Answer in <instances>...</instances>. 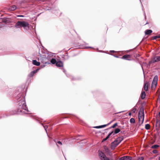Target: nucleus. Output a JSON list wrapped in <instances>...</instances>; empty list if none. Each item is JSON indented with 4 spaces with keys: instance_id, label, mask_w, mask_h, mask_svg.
I'll list each match as a JSON object with an SVG mask.
<instances>
[{
    "instance_id": "39",
    "label": "nucleus",
    "mask_w": 160,
    "mask_h": 160,
    "mask_svg": "<svg viewBox=\"0 0 160 160\" xmlns=\"http://www.w3.org/2000/svg\"><path fill=\"white\" fill-rule=\"evenodd\" d=\"M124 111H122V112H118L117 113H120L121 112H124Z\"/></svg>"
},
{
    "instance_id": "29",
    "label": "nucleus",
    "mask_w": 160,
    "mask_h": 160,
    "mask_svg": "<svg viewBox=\"0 0 160 160\" xmlns=\"http://www.w3.org/2000/svg\"><path fill=\"white\" fill-rule=\"evenodd\" d=\"M108 139L106 137V138H104L102 140V142H103L105 141H106V140H107Z\"/></svg>"
},
{
    "instance_id": "24",
    "label": "nucleus",
    "mask_w": 160,
    "mask_h": 160,
    "mask_svg": "<svg viewBox=\"0 0 160 160\" xmlns=\"http://www.w3.org/2000/svg\"><path fill=\"white\" fill-rule=\"evenodd\" d=\"M110 123H108L107 124H105V125H101V128H103L106 127V126H107L108 125H109L110 124Z\"/></svg>"
},
{
    "instance_id": "25",
    "label": "nucleus",
    "mask_w": 160,
    "mask_h": 160,
    "mask_svg": "<svg viewBox=\"0 0 160 160\" xmlns=\"http://www.w3.org/2000/svg\"><path fill=\"white\" fill-rule=\"evenodd\" d=\"M153 39H156L158 38H160V35H158V36H154V37H153Z\"/></svg>"
},
{
    "instance_id": "44",
    "label": "nucleus",
    "mask_w": 160,
    "mask_h": 160,
    "mask_svg": "<svg viewBox=\"0 0 160 160\" xmlns=\"http://www.w3.org/2000/svg\"><path fill=\"white\" fill-rule=\"evenodd\" d=\"M159 160H160V157L159 158Z\"/></svg>"
},
{
    "instance_id": "7",
    "label": "nucleus",
    "mask_w": 160,
    "mask_h": 160,
    "mask_svg": "<svg viewBox=\"0 0 160 160\" xmlns=\"http://www.w3.org/2000/svg\"><path fill=\"white\" fill-rule=\"evenodd\" d=\"M131 56L129 55H123L122 57L121 58L122 59L128 60H130Z\"/></svg>"
},
{
    "instance_id": "38",
    "label": "nucleus",
    "mask_w": 160,
    "mask_h": 160,
    "mask_svg": "<svg viewBox=\"0 0 160 160\" xmlns=\"http://www.w3.org/2000/svg\"><path fill=\"white\" fill-rule=\"evenodd\" d=\"M128 115H129V116H131V112H130L129 114H128Z\"/></svg>"
},
{
    "instance_id": "36",
    "label": "nucleus",
    "mask_w": 160,
    "mask_h": 160,
    "mask_svg": "<svg viewBox=\"0 0 160 160\" xmlns=\"http://www.w3.org/2000/svg\"><path fill=\"white\" fill-rule=\"evenodd\" d=\"M111 52H115V51H113V50H112V51H110Z\"/></svg>"
},
{
    "instance_id": "47",
    "label": "nucleus",
    "mask_w": 160,
    "mask_h": 160,
    "mask_svg": "<svg viewBox=\"0 0 160 160\" xmlns=\"http://www.w3.org/2000/svg\"><path fill=\"white\" fill-rule=\"evenodd\" d=\"M140 2H141V1L140 0Z\"/></svg>"
},
{
    "instance_id": "46",
    "label": "nucleus",
    "mask_w": 160,
    "mask_h": 160,
    "mask_svg": "<svg viewBox=\"0 0 160 160\" xmlns=\"http://www.w3.org/2000/svg\"><path fill=\"white\" fill-rule=\"evenodd\" d=\"M111 128V127L109 128ZM108 129H109V128H108Z\"/></svg>"
},
{
    "instance_id": "20",
    "label": "nucleus",
    "mask_w": 160,
    "mask_h": 160,
    "mask_svg": "<svg viewBox=\"0 0 160 160\" xmlns=\"http://www.w3.org/2000/svg\"><path fill=\"white\" fill-rule=\"evenodd\" d=\"M150 125L149 124H146L145 126V128L147 130H148L150 128Z\"/></svg>"
},
{
    "instance_id": "5",
    "label": "nucleus",
    "mask_w": 160,
    "mask_h": 160,
    "mask_svg": "<svg viewBox=\"0 0 160 160\" xmlns=\"http://www.w3.org/2000/svg\"><path fill=\"white\" fill-rule=\"evenodd\" d=\"M158 81V77L157 75H155L152 81V88H155L157 84Z\"/></svg>"
},
{
    "instance_id": "9",
    "label": "nucleus",
    "mask_w": 160,
    "mask_h": 160,
    "mask_svg": "<svg viewBox=\"0 0 160 160\" xmlns=\"http://www.w3.org/2000/svg\"><path fill=\"white\" fill-rule=\"evenodd\" d=\"M132 158L128 156H124L121 157L120 160H131Z\"/></svg>"
},
{
    "instance_id": "43",
    "label": "nucleus",
    "mask_w": 160,
    "mask_h": 160,
    "mask_svg": "<svg viewBox=\"0 0 160 160\" xmlns=\"http://www.w3.org/2000/svg\"><path fill=\"white\" fill-rule=\"evenodd\" d=\"M83 142H82V141H81V142H80V143H83Z\"/></svg>"
},
{
    "instance_id": "4",
    "label": "nucleus",
    "mask_w": 160,
    "mask_h": 160,
    "mask_svg": "<svg viewBox=\"0 0 160 160\" xmlns=\"http://www.w3.org/2000/svg\"><path fill=\"white\" fill-rule=\"evenodd\" d=\"M138 119L139 122L141 121V124H142L144 119V112L143 109L140 108L138 112Z\"/></svg>"
},
{
    "instance_id": "28",
    "label": "nucleus",
    "mask_w": 160,
    "mask_h": 160,
    "mask_svg": "<svg viewBox=\"0 0 160 160\" xmlns=\"http://www.w3.org/2000/svg\"><path fill=\"white\" fill-rule=\"evenodd\" d=\"M144 158L143 157H140L138 158V160H143Z\"/></svg>"
},
{
    "instance_id": "18",
    "label": "nucleus",
    "mask_w": 160,
    "mask_h": 160,
    "mask_svg": "<svg viewBox=\"0 0 160 160\" xmlns=\"http://www.w3.org/2000/svg\"><path fill=\"white\" fill-rule=\"evenodd\" d=\"M51 62L52 63V64H54L56 63L57 62L56 60L54 58H52L51 60Z\"/></svg>"
},
{
    "instance_id": "11",
    "label": "nucleus",
    "mask_w": 160,
    "mask_h": 160,
    "mask_svg": "<svg viewBox=\"0 0 160 160\" xmlns=\"http://www.w3.org/2000/svg\"><path fill=\"white\" fill-rule=\"evenodd\" d=\"M56 65L58 67H61L63 66V63L61 61H58L57 62Z\"/></svg>"
},
{
    "instance_id": "1",
    "label": "nucleus",
    "mask_w": 160,
    "mask_h": 160,
    "mask_svg": "<svg viewBox=\"0 0 160 160\" xmlns=\"http://www.w3.org/2000/svg\"><path fill=\"white\" fill-rule=\"evenodd\" d=\"M20 98V99L19 100L17 112L20 114L26 113L28 111L26 104L25 99L23 98V96Z\"/></svg>"
},
{
    "instance_id": "34",
    "label": "nucleus",
    "mask_w": 160,
    "mask_h": 160,
    "mask_svg": "<svg viewBox=\"0 0 160 160\" xmlns=\"http://www.w3.org/2000/svg\"><path fill=\"white\" fill-rule=\"evenodd\" d=\"M110 135L108 134V135L107 136L106 138L108 139L110 137Z\"/></svg>"
},
{
    "instance_id": "42",
    "label": "nucleus",
    "mask_w": 160,
    "mask_h": 160,
    "mask_svg": "<svg viewBox=\"0 0 160 160\" xmlns=\"http://www.w3.org/2000/svg\"><path fill=\"white\" fill-rule=\"evenodd\" d=\"M158 115H159V117H160V112L159 113Z\"/></svg>"
},
{
    "instance_id": "33",
    "label": "nucleus",
    "mask_w": 160,
    "mask_h": 160,
    "mask_svg": "<svg viewBox=\"0 0 160 160\" xmlns=\"http://www.w3.org/2000/svg\"><path fill=\"white\" fill-rule=\"evenodd\" d=\"M110 135L108 134V135L107 136L106 138L108 139L110 137Z\"/></svg>"
},
{
    "instance_id": "13",
    "label": "nucleus",
    "mask_w": 160,
    "mask_h": 160,
    "mask_svg": "<svg viewBox=\"0 0 160 160\" xmlns=\"http://www.w3.org/2000/svg\"><path fill=\"white\" fill-rule=\"evenodd\" d=\"M120 129L118 128L115 129L114 132H113V135H114L115 134L118 133L120 131Z\"/></svg>"
},
{
    "instance_id": "6",
    "label": "nucleus",
    "mask_w": 160,
    "mask_h": 160,
    "mask_svg": "<svg viewBox=\"0 0 160 160\" xmlns=\"http://www.w3.org/2000/svg\"><path fill=\"white\" fill-rule=\"evenodd\" d=\"M159 61H160V56H156L149 61V64L150 65L152 63H154Z\"/></svg>"
},
{
    "instance_id": "41",
    "label": "nucleus",
    "mask_w": 160,
    "mask_h": 160,
    "mask_svg": "<svg viewBox=\"0 0 160 160\" xmlns=\"http://www.w3.org/2000/svg\"><path fill=\"white\" fill-rule=\"evenodd\" d=\"M144 16H145V18H146V15H145V12H144Z\"/></svg>"
},
{
    "instance_id": "12",
    "label": "nucleus",
    "mask_w": 160,
    "mask_h": 160,
    "mask_svg": "<svg viewBox=\"0 0 160 160\" xmlns=\"http://www.w3.org/2000/svg\"><path fill=\"white\" fill-rule=\"evenodd\" d=\"M32 63L37 66H39L40 65V62L37 61L36 60H32Z\"/></svg>"
},
{
    "instance_id": "40",
    "label": "nucleus",
    "mask_w": 160,
    "mask_h": 160,
    "mask_svg": "<svg viewBox=\"0 0 160 160\" xmlns=\"http://www.w3.org/2000/svg\"><path fill=\"white\" fill-rule=\"evenodd\" d=\"M74 139H76V140H78V139H79V138H75Z\"/></svg>"
},
{
    "instance_id": "35",
    "label": "nucleus",
    "mask_w": 160,
    "mask_h": 160,
    "mask_svg": "<svg viewBox=\"0 0 160 160\" xmlns=\"http://www.w3.org/2000/svg\"><path fill=\"white\" fill-rule=\"evenodd\" d=\"M110 135L108 134V135L107 136L106 138L108 139L110 137Z\"/></svg>"
},
{
    "instance_id": "2",
    "label": "nucleus",
    "mask_w": 160,
    "mask_h": 160,
    "mask_svg": "<svg viewBox=\"0 0 160 160\" xmlns=\"http://www.w3.org/2000/svg\"><path fill=\"white\" fill-rule=\"evenodd\" d=\"M16 28H20L22 27L28 30L29 28V24L28 22L24 21H18L14 25Z\"/></svg>"
},
{
    "instance_id": "31",
    "label": "nucleus",
    "mask_w": 160,
    "mask_h": 160,
    "mask_svg": "<svg viewBox=\"0 0 160 160\" xmlns=\"http://www.w3.org/2000/svg\"><path fill=\"white\" fill-rule=\"evenodd\" d=\"M158 151H153V152L154 153H156L158 152Z\"/></svg>"
},
{
    "instance_id": "30",
    "label": "nucleus",
    "mask_w": 160,
    "mask_h": 160,
    "mask_svg": "<svg viewBox=\"0 0 160 160\" xmlns=\"http://www.w3.org/2000/svg\"><path fill=\"white\" fill-rule=\"evenodd\" d=\"M113 131H112V132H111L109 133V134L111 136L112 134L113 135Z\"/></svg>"
},
{
    "instance_id": "17",
    "label": "nucleus",
    "mask_w": 160,
    "mask_h": 160,
    "mask_svg": "<svg viewBox=\"0 0 160 160\" xmlns=\"http://www.w3.org/2000/svg\"><path fill=\"white\" fill-rule=\"evenodd\" d=\"M144 88L145 90L147 91L148 90V85L147 83H145L144 84Z\"/></svg>"
},
{
    "instance_id": "16",
    "label": "nucleus",
    "mask_w": 160,
    "mask_h": 160,
    "mask_svg": "<svg viewBox=\"0 0 160 160\" xmlns=\"http://www.w3.org/2000/svg\"><path fill=\"white\" fill-rule=\"evenodd\" d=\"M160 146L159 145H157V144H155L152 146L151 147V148L153 149H157Z\"/></svg>"
},
{
    "instance_id": "26",
    "label": "nucleus",
    "mask_w": 160,
    "mask_h": 160,
    "mask_svg": "<svg viewBox=\"0 0 160 160\" xmlns=\"http://www.w3.org/2000/svg\"><path fill=\"white\" fill-rule=\"evenodd\" d=\"M44 129H45V130L47 133V129L48 128V127L47 125H45V126H43Z\"/></svg>"
},
{
    "instance_id": "14",
    "label": "nucleus",
    "mask_w": 160,
    "mask_h": 160,
    "mask_svg": "<svg viewBox=\"0 0 160 160\" xmlns=\"http://www.w3.org/2000/svg\"><path fill=\"white\" fill-rule=\"evenodd\" d=\"M146 93L144 91L142 92L141 98L142 99H144L145 98Z\"/></svg>"
},
{
    "instance_id": "19",
    "label": "nucleus",
    "mask_w": 160,
    "mask_h": 160,
    "mask_svg": "<svg viewBox=\"0 0 160 160\" xmlns=\"http://www.w3.org/2000/svg\"><path fill=\"white\" fill-rule=\"evenodd\" d=\"M137 106L136 105L134 107H133L131 111L133 113H135L136 111L137 110L136 108Z\"/></svg>"
},
{
    "instance_id": "23",
    "label": "nucleus",
    "mask_w": 160,
    "mask_h": 160,
    "mask_svg": "<svg viewBox=\"0 0 160 160\" xmlns=\"http://www.w3.org/2000/svg\"><path fill=\"white\" fill-rule=\"evenodd\" d=\"M118 125V123L116 122L114 123L111 127V128H114Z\"/></svg>"
},
{
    "instance_id": "3",
    "label": "nucleus",
    "mask_w": 160,
    "mask_h": 160,
    "mask_svg": "<svg viewBox=\"0 0 160 160\" xmlns=\"http://www.w3.org/2000/svg\"><path fill=\"white\" fill-rule=\"evenodd\" d=\"M123 137H118L116 140L112 142L111 144V147L112 149H114L123 140Z\"/></svg>"
},
{
    "instance_id": "32",
    "label": "nucleus",
    "mask_w": 160,
    "mask_h": 160,
    "mask_svg": "<svg viewBox=\"0 0 160 160\" xmlns=\"http://www.w3.org/2000/svg\"><path fill=\"white\" fill-rule=\"evenodd\" d=\"M18 17H24V16L22 15H18L17 16Z\"/></svg>"
},
{
    "instance_id": "10",
    "label": "nucleus",
    "mask_w": 160,
    "mask_h": 160,
    "mask_svg": "<svg viewBox=\"0 0 160 160\" xmlns=\"http://www.w3.org/2000/svg\"><path fill=\"white\" fill-rule=\"evenodd\" d=\"M38 71V69H37L36 70H34L32 72H31L28 75V77H33L34 74L36 73Z\"/></svg>"
},
{
    "instance_id": "22",
    "label": "nucleus",
    "mask_w": 160,
    "mask_h": 160,
    "mask_svg": "<svg viewBox=\"0 0 160 160\" xmlns=\"http://www.w3.org/2000/svg\"><path fill=\"white\" fill-rule=\"evenodd\" d=\"M130 122L131 123H134L135 122L134 119L133 118H131L130 119Z\"/></svg>"
},
{
    "instance_id": "8",
    "label": "nucleus",
    "mask_w": 160,
    "mask_h": 160,
    "mask_svg": "<svg viewBox=\"0 0 160 160\" xmlns=\"http://www.w3.org/2000/svg\"><path fill=\"white\" fill-rule=\"evenodd\" d=\"M17 8V7L15 5H13L10 6L8 9V10L9 11H13L16 10Z\"/></svg>"
},
{
    "instance_id": "45",
    "label": "nucleus",
    "mask_w": 160,
    "mask_h": 160,
    "mask_svg": "<svg viewBox=\"0 0 160 160\" xmlns=\"http://www.w3.org/2000/svg\"><path fill=\"white\" fill-rule=\"evenodd\" d=\"M88 48H92V47H88Z\"/></svg>"
},
{
    "instance_id": "15",
    "label": "nucleus",
    "mask_w": 160,
    "mask_h": 160,
    "mask_svg": "<svg viewBox=\"0 0 160 160\" xmlns=\"http://www.w3.org/2000/svg\"><path fill=\"white\" fill-rule=\"evenodd\" d=\"M152 32L151 30L148 29L147 30L145 31V33L146 35H149Z\"/></svg>"
},
{
    "instance_id": "21",
    "label": "nucleus",
    "mask_w": 160,
    "mask_h": 160,
    "mask_svg": "<svg viewBox=\"0 0 160 160\" xmlns=\"http://www.w3.org/2000/svg\"><path fill=\"white\" fill-rule=\"evenodd\" d=\"M54 141L55 142L57 145H58V144H60V145H62V142L60 141L57 142L56 140H55Z\"/></svg>"
},
{
    "instance_id": "27",
    "label": "nucleus",
    "mask_w": 160,
    "mask_h": 160,
    "mask_svg": "<svg viewBox=\"0 0 160 160\" xmlns=\"http://www.w3.org/2000/svg\"><path fill=\"white\" fill-rule=\"evenodd\" d=\"M93 128H101V125L94 127Z\"/></svg>"
},
{
    "instance_id": "37",
    "label": "nucleus",
    "mask_w": 160,
    "mask_h": 160,
    "mask_svg": "<svg viewBox=\"0 0 160 160\" xmlns=\"http://www.w3.org/2000/svg\"><path fill=\"white\" fill-rule=\"evenodd\" d=\"M114 57H115L117 58H119V57L118 56H116V55H114Z\"/></svg>"
}]
</instances>
